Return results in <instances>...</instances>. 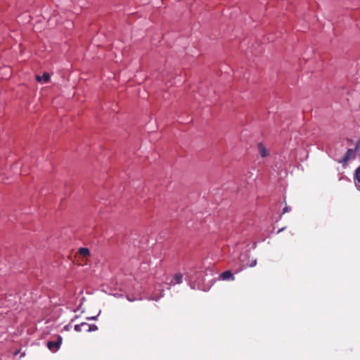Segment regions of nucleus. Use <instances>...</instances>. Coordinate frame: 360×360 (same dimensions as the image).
I'll return each instance as SVG.
<instances>
[{
    "label": "nucleus",
    "instance_id": "nucleus-1",
    "mask_svg": "<svg viewBox=\"0 0 360 360\" xmlns=\"http://www.w3.org/2000/svg\"><path fill=\"white\" fill-rule=\"evenodd\" d=\"M62 338L58 335L56 341L48 342L47 347L51 352H55L60 348Z\"/></svg>",
    "mask_w": 360,
    "mask_h": 360
},
{
    "label": "nucleus",
    "instance_id": "nucleus-2",
    "mask_svg": "<svg viewBox=\"0 0 360 360\" xmlns=\"http://www.w3.org/2000/svg\"><path fill=\"white\" fill-rule=\"evenodd\" d=\"M356 148H357V146ZM356 148L349 149L347 151L346 155H345V158H343V160L342 161H340V162L346 163L349 160L354 158L356 155Z\"/></svg>",
    "mask_w": 360,
    "mask_h": 360
},
{
    "label": "nucleus",
    "instance_id": "nucleus-3",
    "mask_svg": "<svg viewBox=\"0 0 360 360\" xmlns=\"http://www.w3.org/2000/svg\"><path fill=\"white\" fill-rule=\"evenodd\" d=\"M354 181L355 186L359 191H360V166L355 170Z\"/></svg>",
    "mask_w": 360,
    "mask_h": 360
},
{
    "label": "nucleus",
    "instance_id": "nucleus-4",
    "mask_svg": "<svg viewBox=\"0 0 360 360\" xmlns=\"http://www.w3.org/2000/svg\"><path fill=\"white\" fill-rule=\"evenodd\" d=\"M220 278L222 280L233 281L235 277L231 271H225L220 275Z\"/></svg>",
    "mask_w": 360,
    "mask_h": 360
},
{
    "label": "nucleus",
    "instance_id": "nucleus-5",
    "mask_svg": "<svg viewBox=\"0 0 360 360\" xmlns=\"http://www.w3.org/2000/svg\"><path fill=\"white\" fill-rule=\"evenodd\" d=\"M183 276L181 273L176 274L174 276V281H171L170 285L181 284L183 282Z\"/></svg>",
    "mask_w": 360,
    "mask_h": 360
},
{
    "label": "nucleus",
    "instance_id": "nucleus-6",
    "mask_svg": "<svg viewBox=\"0 0 360 360\" xmlns=\"http://www.w3.org/2000/svg\"><path fill=\"white\" fill-rule=\"evenodd\" d=\"M239 259H240V262L243 263V266L244 267H247V266L253 267V266H255L256 264H257V259H252V261H251V262L250 264L245 263V262H244V260L243 259V256H240Z\"/></svg>",
    "mask_w": 360,
    "mask_h": 360
},
{
    "label": "nucleus",
    "instance_id": "nucleus-7",
    "mask_svg": "<svg viewBox=\"0 0 360 360\" xmlns=\"http://www.w3.org/2000/svg\"><path fill=\"white\" fill-rule=\"evenodd\" d=\"M79 254L84 257H86L87 256L89 255L90 254V252H89V250L88 248H79Z\"/></svg>",
    "mask_w": 360,
    "mask_h": 360
},
{
    "label": "nucleus",
    "instance_id": "nucleus-8",
    "mask_svg": "<svg viewBox=\"0 0 360 360\" xmlns=\"http://www.w3.org/2000/svg\"><path fill=\"white\" fill-rule=\"evenodd\" d=\"M259 151L262 157L267 156V151L262 143L259 144Z\"/></svg>",
    "mask_w": 360,
    "mask_h": 360
},
{
    "label": "nucleus",
    "instance_id": "nucleus-9",
    "mask_svg": "<svg viewBox=\"0 0 360 360\" xmlns=\"http://www.w3.org/2000/svg\"><path fill=\"white\" fill-rule=\"evenodd\" d=\"M87 326V323H81V324L75 325V330L76 331H77V332H80V331H82V328L83 326Z\"/></svg>",
    "mask_w": 360,
    "mask_h": 360
},
{
    "label": "nucleus",
    "instance_id": "nucleus-10",
    "mask_svg": "<svg viewBox=\"0 0 360 360\" xmlns=\"http://www.w3.org/2000/svg\"><path fill=\"white\" fill-rule=\"evenodd\" d=\"M50 79V75L49 73H44L42 77V81L44 83H47Z\"/></svg>",
    "mask_w": 360,
    "mask_h": 360
},
{
    "label": "nucleus",
    "instance_id": "nucleus-11",
    "mask_svg": "<svg viewBox=\"0 0 360 360\" xmlns=\"http://www.w3.org/2000/svg\"><path fill=\"white\" fill-rule=\"evenodd\" d=\"M88 326V329H87V331L90 332V331H96L98 330V327L96 326V325H91V326H89L87 324Z\"/></svg>",
    "mask_w": 360,
    "mask_h": 360
},
{
    "label": "nucleus",
    "instance_id": "nucleus-12",
    "mask_svg": "<svg viewBox=\"0 0 360 360\" xmlns=\"http://www.w3.org/2000/svg\"><path fill=\"white\" fill-rule=\"evenodd\" d=\"M162 296H163V294H162V293H161V294L160 295V296H158V297H156V295H153V297L151 299H152V300H155V301H158V300L160 297H162Z\"/></svg>",
    "mask_w": 360,
    "mask_h": 360
},
{
    "label": "nucleus",
    "instance_id": "nucleus-13",
    "mask_svg": "<svg viewBox=\"0 0 360 360\" xmlns=\"http://www.w3.org/2000/svg\"><path fill=\"white\" fill-rule=\"evenodd\" d=\"M101 311L100 310L98 312V314L97 316L88 317L87 319L88 320H96L98 316L101 314Z\"/></svg>",
    "mask_w": 360,
    "mask_h": 360
},
{
    "label": "nucleus",
    "instance_id": "nucleus-14",
    "mask_svg": "<svg viewBox=\"0 0 360 360\" xmlns=\"http://www.w3.org/2000/svg\"><path fill=\"white\" fill-rule=\"evenodd\" d=\"M290 207H288V206H286L283 208V213H286V212H288L289 211H290Z\"/></svg>",
    "mask_w": 360,
    "mask_h": 360
},
{
    "label": "nucleus",
    "instance_id": "nucleus-15",
    "mask_svg": "<svg viewBox=\"0 0 360 360\" xmlns=\"http://www.w3.org/2000/svg\"><path fill=\"white\" fill-rule=\"evenodd\" d=\"M36 79H37V81L38 82H43V81H42V77H40L39 75H37V76H36Z\"/></svg>",
    "mask_w": 360,
    "mask_h": 360
},
{
    "label": "nucleus",
    "instance_id": "nucleus-16",
    "mask_svg": "<svg viewBox=\"0 0 360 360\" xmlns=\"http://www.w3.org/2000/svg\"><path fill=\"white\" fill-rule=\"evenodd\" d=\"M158 290H160L161 292L162 291V290L161 289V286L160 285H159L158 287L155 288V291H158Z\"/></svg>",
    "mask_w": 360,
    "mask_h": 360
},
{
    "label": "nucleus",
    "instance_id": "nucleus-17",
    "mask_svg": "<svg viewBox=\"0 0 360 360\" xmlns=\"http://www.w3.org/2000/svg\"><path fill=\"white\" fill-rule=\"evenodd\" d=\"M190 286H191V288L192 289H194V288H195L194 285H193L191 283L190 284Z\"/></svg>",
    "mask_w": 360,
    "mask_h": 360
},
{
    "label": "nucleus",
    "instance_id": "nucleus-18",
    "mask_svg": "<svg viewBox=\"0 0 360 360\" xmlns=\"http://www.w3.org/2000/svg\"><path fill=\"white\" fill-rule=\"evenodd\" d=\"M127 299H128V300H129V301H130V302L134 301V300H131V299H130V298H129V297H128Z\"/></svg>",
    "mask_w": 360,
    "mask_h": 360
},
{
    "label": "nucleus",
    "instance_id": "nucleus-19",
    "mask_svg": "<svg viewBox=\"0 0 360 360\" xmlns=\"http://www.w3.org/2000/svg\"><path fill=\"white\" fill-rule=\"evenodd\" d=\"M283 230V229H281L278 230V233H280V232H281V231H282Z\"/></svg>",
    "mask_w": 360,
    "mask_h": 360
}]
</instances>
